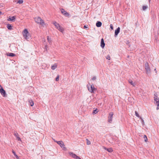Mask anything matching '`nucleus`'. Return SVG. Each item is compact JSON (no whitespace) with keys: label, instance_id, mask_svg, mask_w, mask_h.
<instances>
[{"label":"nucleus","instance_id":"f257e3e1","mask_svg":"<svg viewBox=\"0 0 159 159\" xmlns=\"http://www.w3.org/2000/svg\"><path fill=\"white\" fill-rule=\"evenodd\" d=\"M24 38L26 40H28L31 37L30 34L27 29H25L22 32Z\"/></svg>","mask_w":159,"mask_h":159},{"label":"nucleus","instance_id":"f03ea898","mask_svg":"<svg viewBox=\"0 0 159 159\" xmlns=\"http://www.w3.org/2000/svg\"><path fill=\"white\" fill-rule=\"evenodd\" d=\"M53 24L55 25L56 28L59 31L63 33L64 31V29L61 27L58 23L54 21L52 23Z\"/></svg>","mask_w":159,"mask_h":159},{"label":"nucleus","instance_id":"7ed1b4c3","mask_svg":"<svg viewBox=\"0 0 159 159\" xmlns=\"http://www.w3.org/2000/svg\"><path fill=\"white\" fill-rule=\"evenodd\" d=\"M35 21L38 23L40 24L41 25L44 26L45 25V24H44L43 21V20L39 17H35L34 18Z\"/></svg>","mask_w":159,"mask_h":159},{"label":"nucleus","instance_id":"20e7f679","mask_svg":"<svg viewBox=\"0 0 159 159\" xmlns=\"http://www.w3.org/2000/svg\"><path fill=\"white\" fill-rule=\"evenodd\" d=\"M145 69L146 73L147 74H148L151 73L150 68L149 66L148 63L147 62H146L145 64Z\"/></svg>","mask_w":159,"mask_h":159},{"label":"nucleus","instance_id":"39448f33","mask_svg":"<svg viewBox=\"0 0 159 159\" xmlns=\"http://www.w3.org/2000/svg\"><path fill=\"white\" fill-rule=\"evenodd\" d=\"M154 103L156 104L157 106V109L158 110L159 109V100L158 97L155 94H154Z\"/></svg>","mask_w":159,"mask_h":159},{"label":"nucleus","instance_id":"423d86ee","mask_svg":"<svg viewBox=\"0 0 159 159\" xmlns=\"http://www.w3.org/2000/svg\"><path fill=\"white\" fill-rule=\"evenodd\" d=\"M88 90L91 93H93L94 91L96 90L93 85L89 84L88 85Z\"/></svg>","mask_w":159,"mask_h":159},{"label":"nucleus","instance_id":"0eeeda50","mask_svg":"<svg viewBox=\"0 0 159 159\" xmlns=\"http://www.w3.org/2000/svg\"><path fill=\"white\" fill-rule=\"evenodd\" d=\"M55 142L57 143L63 149H66L64 143L63 141H55Z\"/></svg>","mask_w":159,"mask_h":159},{"label":"nucleus","instance_id":"6e6552de","mask_svg":"<svg viewBox=\"0 0 159 159\" xmlns=\"http://www.w3.org/2000/svg\"><path fill=\"white\" fill-rule=\"evenodd\" d=\"M113 113L112 112L110 113L108 117V121L110 123H111L112 120Z\"/></svg>","mask_w":159,"mask_h":159},{"label":"nucleus","instance_id":"1a4fd4ad","mask_svg":"<svg viewBox=\"0 0 159 159\" xmlns=\"http://www.w3.org/2000/svg\"><path fill=\"white\" fill-rule=\"evenodd\" d=\"M0 92L1 94L4 97H6V94L5 90L3 89V88H1V89L0 90Z\"/></svg>","mask_w":159,"mask_h":159},{"label":"nucleus","instance_id":"9d476101","mask_svg":"<svg viewBox=\"0 0 159 159\" xmlns=\"http://www.w3.org/2000/svg\"><path fill=\"white\" fill-rule=\"evenodd\" d=\"M61 12L63 15H65L66 16H68L69 15V14L63 9L61 10Z\"/></svg>","mask_w":159,"mask_h":159},{"label":"nucleus","instance_id":"9b49d317","mask_svg":"<svg viewBox=\"0 0 159 159\" xmlns=\"http://www.w3.org/2000/svg\"><path fill=\"white\" fill-rule=\"evenodd\" d=\"M120 28L119 27H118L116 30H115V36H117L118 34L119 33L120 31Z\"/></svg>","mask_w":159,"mask_h":159},{"label":"nucleus","instance_id":"f8f14e48","mask_svg":"<svg viewBox=\"0 0 159 159\" xmlns=\"http://www.w3.org/2000/svg\"><path fill=\"white\" fill-rule=\"evenodd\" d=\"M105 46V43L103 38L102 39L101 41V46L102 48H103Z\"/></svg>","mask_w":159,"mask_h":159},{"label":"nucleus","instance_id":"ddd939ff","mask_svg":"<svg viewBox=\"0 0 159 159\" xmlns=\"http://www.w3.org/2000/svg\"><path fill=\"white\" fill-rule=\"evenodd\" d=\"M103 148L105 150H106L108 152H111L113 151V149L111 148H107L105 147H103Z\"/></svg>","mask_w":159,"mask_h":159},{"label":"nucleus","instance_id":"4468645a","mask_svg":"<svg viewBox=\"0 0 159 159\" xmlns=\"http://www.w3.org/2000/svg\"><path fill=\"white\" fill-rule=\"evenodd\" d=\"M16 19L15 16H13L12 17H10L7 19L8 21H14Z\"/></svg>","mask_w":159,"mask_h":159},{"label":"nucleus","instance_id":"2eb2a0df","mask_svg":"<svg viewBox=\"0 0 159 159\" xmlns=\"http://www.w3.org/2000/svg\"><path fill=\"white\" fill-rule=\"evenodd\" d=\"M129 82L133 86H135L136 85V83L135 82H133L131 80H129Z\"/></svg>","mask_w":159,"mask_h":159},{"label":"nucleus","instance_id":"dca6fc26","mask_svg":"<svg viewBox=\"0 0 159 159\" xmlns=\"http://www.w3.org/2000/svg\"><path fill=\"white\" fill-rule=\"evenodd\" d=\"M69 154L73 158H75L76 155H75V154L74 153H73L72 152H69Z\"/></svg>","mask_w":159,"mask_h":159},{"label":"nucleus","instance_id":"f3484780","mask_svg":"<svg viewBox=\"0 0 159 159\" xmlns=\"http://www.w3.org/2000/svg\"><path fill=\"white\" fill-rule=\"evenodd\" d=\"M102 25V23L100 21H98L96 23V26L98 27H100Z\"/></svg>","mask_w":159,"mask_h":159},{"label":"nucleus","instance_id":"a211bd4d","mask_svg":"<svg viewBox=\"0 0 159 159\" xmlns=\"http://www.w3.org/2000/svg\"><path fill=\"white\" fill-rule=\"evenodd\" d=\"M57 66V65L56 64H54L51 66V69L52 70L55 69Z\"/></svg>","mask_w":159,"mask_h":159},{"label":"nucleus","instance_id":"6ab92c4d","mask_svg":"<svg viewBox=\"0 0 159 159\" xmlns=\"http://www.w3.org/2000/svg\"><path fill=\"white\" fill-rule=\"evenodd\" d=\"M29 104L31 106H33L34 105V102L32 100H30L29 101Z\"/></svg>","mask_w":159,"mask_h":159},{"label":"nucleus","instance_id":"aec40b11","mask_svg":"<svg viewBox=\"0 0 159 159\" xmlns=\"http://www.w3.org/2000/svg\"><path fill=\"white\" fill-rule=\"evenodd\" d=\"M7 56L13 57H14V56H15V55L13 53H8V54H7Z\"/></svg>","mask_w":159,"mask_h":159},{"label":"nucleus","instance_id":"412c9836","mask_svg":"<svg viewBox=\"0 0 159 159\" xmlns=\"http://www.w3.org/2000/svg\"><path fill=\"white\" fill-rule=\"evenodd\" d=\"M7 28L9 30H11L12 29V26L10 24H8L7 26Z\"/></svg>","mask_w":159,"mask_h":159},{"label":"nucleus","instance_id":"4be33fe9","mask_svg":"<svg viewBox=\"0 0 159 159\" xmlns=\"http://www.w3.org/2000/svg\"><path fill=\"white\" fill-rule=\"evenodd\" d=\"M148 8L147 6H143L142 7L143 10L144 11H145Z\"/></svg>","mask_w":159,"mask_h":159},{"label":"nucleus","instance_id":"5701e85b","mask_svg":"<svg viewBox=\"0 0 159 159\" xmlns=\"http://www.w3.org/2000/svg\"><path fill=\"white\" fill-rule=\"evenodd\" d=\"M86 141L87 142V144L88 145H89L91 144L90 142L88 139H86Z\"/></svg>","mask_w":159,"mask_h":159},{"label":"nucleus","instance_id":"b1692460","mask_svg":"<svg viewBox=\"0 0 159 159\" xmlns=\"http://www.w3.org/2000/svg\"><path fill=\"white\" fill-rule=\"evenodd\" d=\"M47 39L48 40V42L50 43L52 42V40L50 38H49L48 36L47 37Z\"/></svg>","mask_w":159,"mask_h":159},{"label":"nucleus","instance_id":"393cba45","mask_svg":"<svg viewBox=\"0 0 159 159\" xmlns=\"http://www.w3.org/2000/svg\"><path fill=\"white\" fill-rule=\"evenodd\" d=\"M144 138V141L145 142H147L148 141V139L146 136L145 135H144L143 136Z\"/></svg>","mask_w":159,"mask_h":159},{"label":"nucleus","instance_id":"a878e982","mask_svg":"<svg viewBox=\"0 0 159 159\" xmlns=\"http://www.w3.org/2000/svg\"><path fill=\"white\" fill-rule=\"evenodd\" d=\"M23 0H19L18 1L17 3H19V4H21V3H23Z\"/></svg>","mask_w":159,"mask_h":159},{"label":"nucleus","instance_id":"bb28decb","mask_svg":"<svg viewBox=\"0 0 159 159\" xmlns=\"http://www.w3.org/2000/svg\"><path fill=\"white\" fill-rule=\"evenodd\" d=\"M14 135L16 138L19 136L17 132L15 133Z\"/></svg>","mask_w":159,"mask_h":159},{"label":"nucleus","instance_id":"cd10ccee","mask_svg":"<svg viewBox=\"0 0 159 159\" xmlns=\"http://www.w3.org/2000/svg\"><path fill=\"white\" fill-rule=\"evenodd\" d=\"M135 115L138 117H139V114L138 113L136 112V111H135Z\"/></svg>","mask_w":159,"mask_h":159},{"label":"nucleus","instance_id":"c85d7f7f","mask_svg":"<svg viewBox=\"0 0 159 159\" xmlns=\"http://www.w3.org/2000/svg\"><path fill=\"white\" fill-rule=\"evenodd\" d=\"M106 58L107 59H108L109 60H110V57L109 55H107V56L106 57Z\"/></svg>","mask_w":159,"mask_h":159},{"label":"nucleus","instance_id":"c756f323","mask_svg":"<svg viewBox=\"0 0 159 159\" xmlns=\"http://www.w3.org/2000/svg\"><path fill=\"white\" fill-rule=\"evenodd\" d=\"M59 75H57V78H56V80L57 81H58L59 80Z\"/></svg>","mask_w":159,"mask_h":159},{"label":"nucleus","instance_id":"7c9ffc66","mask_svg":"<svg viewBox=\"0 0 159 159\" xmlns=\"http://www.w3.org/2000/svg\"><path fill=\"white\" fill-rule=\"evenodd\" d=\"M98 112V111H97V109H95L93 111V114H96Z\"/></svg>","mask_w":159,"mask_h":159},{"label":"nucleus","instance_id":"2f4dec72","mask_svg":"<svg viewBox=\"0 0 159 159\" xmlns=\"http://www.w3.org/2000/svg\"><path fill=\"white\" fill-rule=\"evenodd\" d=\"M96 79V77L94 76L92 78V80H95Z\"/></svg>","mask_w":159,"mask_h":159},{"label":"nucleus","instance_id":"473e14b6","mask_svg":"<svg viewBox=\"0 0 159 159\" xmlns=\"http://www.w3.org/2000/svg\"><path fill=\"white\" fill-rule=\"evenodd\" d=\"M16 138V139L18 140V141H21V140L20 139V138L19 137V136H18V137H17Z\"/></svg>","mask_w":159,"mask_h":159},{"label":"nucleus","instance_id":"72a5a7b5","mask_svg":"<svg viewBox=\"0 0 159 159\" xmlns=\"http://www.w3.org/2000/svg\"><path fill=\"white\" fill-rule=\"evenodd\" d=\"M75 159H81L79 157L77 156H76L75 158Z\"/></svg>","mask_w":159,"mask_h":159},{"label":"nucleus","instance_id":"f704fd0d","mask_svg":"<svg viewBox=\"0 0 159 159\" xmlns=\"http://www.w3.org/2000/svg\"><path fill=\"white\" fill-rule=\"evenodd\" d=\"M110 28L111 29V30H113V25L112 24H111L110 25Z\"/></svg>","mask_w":159,"mask_h":159},{"label":"nucleus","instance_id":"c9c22d12","mask_svg":"<svg viewBox=\"0 0 159 159\" xmlns=\"http://www.w3.org/2000/svg\"><path fill=\"white\" fill-rule=\"evenodd\" d=\"M45 48L46 50V51H47V50H48V49H47V48H48V46H47V45H45Z\"/></svg>","mask_w":159,"mask_h":159},{"label":"nucleus","instance_id":"e433bc0d","mask_svg":"<svg viewBox=\"0 0 159 159\" xmlns=\"http://www.w3.org/2000/svg\"><path fill=\"white\" fill-rule=\"evenodd\" d=\"M88 28V27L87 25H84V28L85 29Z\"/></svg>","mask_w":159,"mask_h":159},{"label":"nucleus","instance_id":"4c0bfd02","mask_svg":"<svg viewBox=\"0 0 159 159\" xmlns=\"http://www.w3.org/2000/svg\"><path fill=\"white\" fill-rule=\"evenodd\" d=\"M12 153H13V154H14V155H16V153L14 151H12Z\"/></svg>","mask_w":159,"mask_h":159},{"label":"nucleus","instance_id":"58836bf2","mask_svg":"<svg viewBox=\"0 0 159 159\" xmlns=\"http://www.w3.org/2000/svg\"><path fill=\"white\" fill-rule=\"evenodd\" d=\"M3 14L2 13V12L1 11H0V15Z\"/></svg>","mask_w":159,"mask_h":159},{"label":"nucleus","instance_id":"ea45409f","mask_svg":"<svg viewBox=\"0 0 159 159\" xmlns=\"http://www.w3.org/2000/svg\"><path fill=\"white\" fill-rule=\"evenodd\" d=\"M16 158L17 159H20L19 157L18 156H16Z\"/></svg>","mask_w":159,"mask_h":159},{"label":"nucleus","instance_id":"a19ab883","mask_svg":"<svg viewBox=\"0 0 159 159\" xmlns=\"http://www.w3.org/2000/svg\"><path fill=\"white\" fill-rule=\"evenodd\" d=\"M154 71H155V72L156 73H157V71L156 69V68L154 69Z\"/></svg>","mask_w":159,"mask_h":159},{"label":"nucleus","instance_id":"79ce46f5","mask_svg":"<svg viewBox=\"0 0 159 159\" xmlns=\"http://www.w3.org/2000/svg\"><path fill=\"white\" fill-rule=\"evenodd\" d=\"M1 88H3L2 86L0 85V90L1 89Z\"/></svg>","mask_w":159,"mask_h":159},{"label":"nucleus","instance_id":"37998d69","mask_svg":"<svg viewBox=\"0 0 159 159\" xmlns=\"http://www.w3.org/2000/svg\"><path fill=\"white\" fill-rule=\"evenodd\" d=\"M14 156H15L16 157V156H17L16 154V155H15Z\"/></svg>","mask_w":159,"mask_h":159}]
</instances>
